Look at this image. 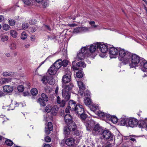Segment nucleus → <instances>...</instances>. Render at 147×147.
Returning <instances> with one entry per match:
<instances>
[{
	"mask_svg": "<svg viewBox=\"0 0 147 147\" xmlns=\"http://www.w3.org/2000/svg\"><path fill=\"white\" fill-rule=\"evenodd\" d=\"M97 47L103 53H105L108 51V46L103 43L97 42Z\"/></svg>",
	"mask_w": 147,
	"mask_h": 147,
	"instance_id": "obj_5",
	"label": "nucleus"
},
{
	"mask_svg": "<svg viewBox=\"0 0 147 147\" xmlns=\"http://www.w3.org/2000/svg\"><path fill=\"white\" fill-rule=\"evenodd\" d=\"M9 47L11 50H14L16 48V45L15 43L12 42L9 45Z\"/></svg>",
	"mask_w": 147,
	"mask_h": 147,
	"instance_id": "obj_33",
	"label": "nucleus"
},
{
	"mask_svg": "<svg viewBox=\"0 0 147 147\" xmlns=\"http://www.w3.org/2000/svg\"><path fill=\"white\" fill-rule=\"evenodd\" d=\"M13 90V87L11 86H5L3 87V91L4 92H10Z\"/></svg>",
	"mask_w": 147,
	"mask_h": 147,
	"instance_id": "obj_12",
	"label": "nucleus"
},
{
	"mask_svg": "<svg viewBox=\"0 0 147 147\" xmlns=\"http://www.w3.org/2000/svg\"><path fill=\"white\" fill-rule=\"evenodd\" d=\"M14 74V72H5L3 73V75L5 76H12Z\"/></svg>",
	"mask_w": 147,
	"mask_h": 147,
	"instance_id": "obj_31",
	"label": "nucleus"
},
{
	"mask_svg": "<svg viewBox=\"0 0 147 147\" xmlns=\"http://www.w3.org/2000/svg\"><path fill=\"white\" fill-rule=\"evenodd\" d=\"M88 46H86L83 47L81 49V53H82L85 56H86L88 57L89 56L88 54H87L88 52Z\"/></svg>",
	"mask_w": 147,
	"mask_h": 147,
	"instance_id": "obj_18",
	"label": "nucleus"
},
{
	"mask_svg": "<svg viewBox=\"0 0 147 147\" xmlns=\"http://www.w3.org/2000/svg\"><path fill=\"white\" fill-rule=\"evenodd\" d=\"M84 102L86 105L89 106L91 105L92 100L89 98H85L84 99Z\"/></svg>",
	"mask_w": 147,
	"mask_h": 147,
	"instance_id": "obj_24",
	"label": "nucleus"
},
{
	"mask_svg": "<svg viewBox=\"0 0 147 147\" xmlns=\"http://www.w3.org/2000/svg\"><path fill=\"white\" fill-rule=\"evenodd\" d=\"M68 127L70 131H74L77 128V126L75 122L71 121L68 123Z\"/></svg>",
	"mask_w": 147,
	"mask_h": 147,
	"instance_id": "obj_11",
	"label": "nucleus"
},
{
	"mask_svg": "<svg viewBox=\"0 0 147 147\" xmlns=\"http://www.w3.org/2000/svg\"><path fill=\"white\" fill-rule=\"evenodd\" d=\"M22 1L26 6L29 5L31 3V1L30 0H22Z\"/></svg>",
	"mask_w": 147,
	"mask_h": 147,
	"instance_id": "obj_39",
	"label": "nucleus"
},
{
	"mask_svg": "<svg viewBox=\"0 0 147 147\" xmlns=\"http://www.w3.org/2000/svg\"><path fill=\"white\" fill-rule=\"evenodd\" d=\"M77 66L80 68V69H82L83 68H84L86 67V65L84 62L82 61H80L78 62L77 63Z\"/></svg>",
	"mask_w": 147,
	"mask_h": 147,
	"instance_id": "obj_23",
	"label": "nucleus"
},
{
	"mask_svg": "<svg viewBox=\"0 0 147 147\" xmlns=\"http://www.w3.org/2000/svg\"><path fill=\"white\" fill-rule=\"evenodd\" d=\"M100 135H102V137L105 139L109 140V141L112 142L113 144H114L115 143V137L109 130H103Z\"/></svg>",
	"mask_w": 147,
	"mask_h": 147,
	"instance_id": "obj_4",
	"label": "nucleus"
},
{
	"mask_svg": "<svg viewBox=\"0 0 147 147\" xmlns=\"http://www.w3.org/2000/svg\"><path fill=\"white\" fill-rule=\"evenodd\" d=\"M80 32H81L80 27L75 28L73 30V33H77Z\"/></svg>",
	"mask_w": 147,
	"mask_h": 147,
	"instance_id": "obj_44",
	"label": "nucleus"
},
{
	"mask_svg": "<svg viewBox=\"0 0 147 147\" xmlns=\"http://www.w3.org/2000/svg\"><path fill=\"white\" fill-rule=\"evenodd\" d=\"M76 108L75 111L77 114L80 115L84 113V110L82 105L78 104Z\"/></svg>",
	"mask_w": 147,
	"mask_h": 147,
	"instance_id": "obj_8",
	"label": "nucleus"
},
{
	"mask_svg": "<svg viewBox=\"0 0 147 147\" xmlns=\"http://www.w3.org/2000/svg\"><path fill=\"white\" fill-rule=\"evenodd\" d=\"M128 59L129 61L126 62V64L128 63L131 68L134 67L138 66H139L141 61L143 58L140 57L136 54L131 53Z\"/></svg>",
	"mask_w": 147,
	"mask_h": 147,
	"instance_id": "obj_1",
	"label": "nucleus"
},
{
	"mask_svg": "<svg viewBox=\"0 0 147 147\" xmlns=\"http://www.w3.org/2000/svg\"><path fill=\"white\" fill-rule=\"evenodd\" d=\"M10 28V26L7 24H4L3 26V29L6 31L8 30Z\"/></svg>",
	"mask_w": 147,
	"mask_h": 147,
	"instance_id": "obj_48",
	"label": "nucleus"
},
{
	"mask_svg": "<svg viewBox=\"0 0 147 147\" xmlns=\"http://www.w3.org/2000/svg\"><path fill=\"white\" fill-rule=\"evenodd\" d=\"M95 22L94 21L89 22V24L90 25L92 28H96L98 26V25H95Z\"/></svg>",
	"mask_w": 147,
	"mask_h": 147,
	"instance_id": "obj_46",
	"label": "nucleus"
},
{
	"mask_svg": "<svg viewBox=\"0 0 147 147\" xmlns=\"http://www.w3.org/2000/svg\"><path fill=\"white\" fill-rule=\"evenodd\" d=\"M52 107H53L51 106L50 105H47L45 108L46 111L48 113L50 112L51 111L52 109Z\"/></svg>",
	"mask_w": 147,
	"mask_h": 147,
	"instance_id": "obj_36",
	"label": "nucleus"
},
{
	"mask_svg": "<svg viewBox=\"0 0 147 147\" xmlns=\"http://www.w3.org/2000/svg\"><path fill=\"white\" fill-rule=\"evenodd\" d=\"M76 102L73 100H70L69 102V107H70L72 105H73Z\"/></svg>",
	"mask_w": 147,
	"mask_h": 147,
	"instance_id": "obj_59",
	"label": "nucleus"
},
{
	"mask_svg": "<svg viewBox=\"0 0 147 147\" xmlns=\"http://www.w3.org/2000/svg\"><path fill=\"white\" fill-rule=\"evenodd\" d=\"M109 114H107L102 112L101 111H99L98 112V115L100 118H106L107 119V116L109 115Z\"/></svg>",
	"mask_w": 147,
	"mask_h": 147,
	"instance_id": "obj_22",
	"label": "nucleus"
},
{
	"mask_svg": "<svg viewBox=\"0 0 147 147\" xmlns=\"http://www.w3.org/2000/svg\"><path fill=\"white\" fill-rule=\"evenodd\" d=\"M76 76L78 78H80L83 77V74L81 72L78 71L76 73Z\"/></svg>",
	"mask_w": 147,
	"mask_h": 147,
	"instance_id": "obj_55",
	"label": "nucleus"
},
{
	"mask_svg": "<svg viewBox=\"0 0 147 147\" xmlns=\"http://www.w3.org/2000/svg\"><path fill=\"white\" fill-rule=\"evenodd\" d=\"M44 101L41 98H39L37 101L41 106L44 107L46 105V104Z\"/></svg>",
	"mask_w": 147,
	"mask_h": 147,
	"instance_id": "obj_27",
	"label": "nucleus"
},
{
	"mask_svg": "<svg viewBox=\"0 0 147 147\" xmlns=\"http://www.w3.org/2000/svg\"><path fill=\"white\" fill-rule=\"evenodd\" d=\"M68 63V61L67 60H64L63 61H62V66L64 67H66Z\"/></svg>",
	"mask_w": 147,
	"mask_h": 147,
	"instance_id": "obj_52",
	"label": "nucleus"
},
{
	"mask_svg": "<svg viewBox=\"0 0 147 147\" xmlns=\"http://www.w3.org/2000/svg\"><path fill=\"white\" fill-rule=\"evenodd\" d=\"M73 86L72 84H71L65 86V87H63L64 89L62 90V95L63 97L66 100H68L70 98V92Z\"/></svg>",
	"mask_w": 147,
	"mask_h": 147,
	"instance_id": "obj_3",
	"label": "nucleus"
},
{
	"mask_svg": "<svg viewBox=\"0 0 147 147\" xmlns=\"http://www.w3.org/2000/svg\"><path fill=\"white\" fill-rule=\"evenodd\" d=\"M141 63H140V66L142 67V70L144 71H146L147 70V61L143 59L141 61Z\"/></svg>",
	"mask_w": 147,
	"mask_h": 147,
	"instance_id": "obj_10",
	"label": "nucleus"
},
{
	"mask_svg": "<svg viewBox=\"0 0 147 147\" xmlns=\"http://www.w3.org/2000/svg\"><path fill=\"white\" fill-rule=\"evenodd\" d=\"M10 34L13 37L16 38L17 35V33L16 31L12 30L10 31Z\"/></svg>",
	"mask_w": 147,
	"mask_h": 147,
	"instance_id": "obj_37",
	"label": "nucleus"
},
{
	"mask_svg": "<svg viewBox=\"0 0 147 147\" xmlns=\"http://www.w3.org/2000/svg\"><path fill=\"white\" fill-rule=\"evenodd\" d=\"M43 8H45L48 5V1L47 0H42L40 2Z\"/></svg>",
	"mask_w": 147,
	"mask_h": 147,
	"instance_id": "obj_29",
	"label": "nucleus"
},
{
	"mask_svg": "<svg viewBox=\"0 0 147 147\" xmlns=\"http://www.w3.org/2000/svg\"><path fill=\"white\" fill-rule=\"evenodd\" d=\"M28 35L25 32H23L21 35V38L23 40L25 39L27 37Z\"/></svg>",
	"mask_w": 147,
	"mask_h": 147,
	"instance_id": "obj_35",
	"label": "nucleus"
},
{
	"mask_svg": "<svg viewBox=\"0 0 147 147\" xmlns=\"http://www.w3.org/2000/svg\"><path fill=\"white\" fill-rule=\"evenodd\" d=\"M28 26L29 25L28 23H24L22 24V28L24 30H26L28 27Z\"/></svg>",
	"mask_w": 147,
	"mask_h": 147,
	"instance_id": "obj_49",
	"label": "nucleus"
},
{
	"mask_svg": "<svg viewBox=\"0 0 147 147\" xmlns=\"http://www.w3.org/2000/svg\"><path fill=\"white\" fill-rule=\"evenodd\" d=\"M10 78H2L0 80V82L1 84H4L8 82L11 80Z\"/></svg>",
	"mask_w": 147,
	"mask_h": 147,
	"instance_id": "obj_30",
	"label": "nucleus"
},
{
	"mask_svg": "<svg viewBox=\"0 0 147 147\" xmlns=\"http://www.w3.org/2000/svg\"><path fill=\"white\" fill-rule=\"evenodd\" d=\"M69 109L70 108L69 107H67L65 110V112L66 114H69Z\"/></svg>",
	"mask_w": 147,
	"mask_h": 147,
	"instance_id": "obj_64",
	"label": "nucleus"
},
{
	"mask_svg": "<svg viewBox=\"0 0 147 147\" xmlns=\"http://www.w3.org/2000/svg\"><path fill=\"white\" fill-rule=\"evenodd\" d=\"M128 124L131 127H136L138 124V120L135 119H130L129 120Z\"/></svg>",
	"mask_w": 147,
	"mask_h": 147,
	"instance_id": "obj_9",
	"label": "nucleus"
},
{
	"mask_svg": "<svg viewBox=\"0 0 147 147\" xmlns=\"http://www.w3.org/2000/svg\"><path fill=\"white\" fill-rule=\"evenodd\" d=\"M41 80L42 82L44 84H46L47 82H48L49 80H47V78L46 76L43 77L42 78Z\"/></svg>",
	"mask_w": 147,
	"mask_h": 147,
	"instance_id": "obj_54",
	"label": "nucleus"
},
{
	"mask_svg": "<svg viewBox=\"0 0 147 147\" xmlns=\"http://www.w3.org/2000/svg\"><path fill=\"white\" fill-rule=\"evenodd\" d=\"M52 130H50L49 129L45 127V131L47 134H49L50 133V131Z\"/></svg>",
	"mask_w": 147,
	"mask_h": 147,
	"instance_id": "obj_60",
	"label": "nucleus"
},
{
	"mask_svg": "<svg viewBox=\"0 0 147 147\" xmlns=\"http://www.w3.org/2000/svg\"><path fill=\"white\" fill-rule=\"evenodd\" d=\"M118 48H116L114 47H111L109 49V54L111 55V57L112 58H115V56L118 55L119 52Z\"/></svg>",
	"mask_w": 147,
	"mask_h": 147,
	"instance_id": "obj_7",
	"label": "nucleus"
},
{
	"mask_svg": "<svg viewBox=\"0 0 147 147\" xmlns=\"http://www.w3.org/2000/svg\"><path fill=\"white\" fill-rule=\"evenodd\" d=\"M74 140L72 138H69L65 141V144L68 146H72L74 143Z\"/></svg>",
	"mask_w": 147,
	"mask_h": 147,
	"instance_id": "obj_17",
	"label": "nucleus"
},
{
	"mask_svg": "<svg viewBox=\"0 0 147 147\" xmlns=\"http://www.w3.org/2000/svg\"><path fill=\"white\" fill-rule=\"evenodd\" d=\"M90 109L92 111H94L98 108V106L95 105H92L90 106Z\"/></svg>",
	"mask_w": 147,
	"mask_h": 147,
	"instance_id": "obj_42",
	"label": "nucleus"
},
{
	"mask_svg": "<svg viewBox=\"0 0 147 147\" xmlns=\"http://www.w3.org/2000/svg\"><path fill=\"white\" fill-rule=\"evenodd\" d=\"M8 36L7 35H1V40L3 42H5L8 40Z\"/></svg>",
	"mask_w": 147,
	"mask_h": 147,
	"instance_id": "obj_41",
	"label": "nucleus"
},
{
	"mask_svg": "<svg viewBox=\"0 0 147 147\" xmlns=\"http://www.w3.org/2000/svg\"><path fill=\"white\" fill-rule=\"evenodd\" d=\"M103 130L98 124L95 125L94 128V130L95 131L98 132V133L99 135H100L101 132Z\"/></svg>",
	"mask_w": 147,
	"mask_h": 147,
	"instance_id": "obj_20",
	"label": "nucleus"
},
{
	"mask_svg": "<svg viewBox=\"0 0 147 147\" xmlns=\"http://www.w3.org/2000/svg\"><path fill=\"white\" fill-rule=\"evenodd\" d=\"M107 119L108 120L111 121L114 123H117L118 119L117 117L115 116H112L110 114L107 116Z\"/></svg>",
	"mask_w": 147,
	"mask_h": 147,
	"instance_id": "obj_13",
	"label": "nucleus"
},
{
	"mask_svg": "<svg viewBox=\"0 0 147 147\" xmlns=\"http://www.w3.org/2000/svg\"><path fill=\"white\" fill-rule=\"evenodd\" d=\"M64 120L66 123H68L72 121L71 120L72 118L69 114H66L64 116Z\"/></svg>",
	"mask_w": 147,
	"mask_h": 147,
	"instance_id": "obj_15",
	"label": "nucleus"
},
{
	"mask_svg": "<svg viewBox=\"0 0 147 147\" xmlns=\"http://www.w3.org/2000/svg\"><path fill=\"white\" fill-rule=\"evenodd\" d=\"M90 122H88L87 123V124L86 125L87 130L88 131H90L92 128V125H91V124L90 123Z\"/></svg>",
	"mask_w": 147,
	"mask_h": 147,
	"instance_id": "obj_45",
	"label": "nucleus"
},
{
	"mask_svg": "<svg viewBox=\"0 0 147 147\" xmlns=\"http://www.w3.org/2000/svg\"><path fill=\"white\" fill-rule=\"evenodd\" d=\"M85 56L82 53L80 52L77 54V55L76 57V59L78 60H82L83 59Z\"/></svg>",
	"mask_w": 147,
	"mask_h": 147,
	"instance_id": "obj_26",
	"label": "nucleus"
},
{
	"mask_svg": "<svg viewBox=\"0 0 147 147\" xmlns=\"http://www.w3.org/2000/svg\"><path fill=\"white\" fill-rule=\"evenodd\" d=\"M77 105H76L75 103L69 107L71 111H75L76 109V108Z\"/></svg>",
	"mask_w": 147,
	"mask_h": 147,
	"instance_id": "obj_51",
	"label": "nucleus"
},
{
	"mask_svg": "<svg viewBox=\"0 0 147 147\" xmlns=\"http://www.w3.org/2000/svg\"><path fill=\"white\" fill-rule=\"evenodd\" d=\"M65 101L64 100H62L61 102L59 104L60 106L61 107H63L65 106Z\"/></svg>",
	"mask_w": 147,
	"mask_h": 147,
	"instance_id": "obj_62",
	"label": "nucleus"
},
{
	"mask_svg": "<svg viewBox=\"0 0 147 147\" xmlns=\"http://www.w3.org/2000/svg\"><path fill=\"white\" fill-rule=\"evenodd\" d=\"M45 140L46 142H49L51 141V139L49 136H47L45 138Z\"/></svg>",
	"mask_w": 147,
	"mask_h": 147,
	"instance_id": "obj_61",
	"label": "nucleus"
},
{
	"mask_svg": "<svg viewBox=\"0 0 147 147\" xmlns=\"http://www.w3.org/2000/svg\"><path fill=\"white\" fill-rule=\"evenodd\" d=\"M127 121V120L126 119L123 118H121L119 120L121 125L122 126L126 125Z\"/></svg>",
	"mask_w": 147,
	"mask_h": 147,
	"instance_id": "obj_28",
	"label": "nucleus"
},
{
	"mask_svg": "<svg viewBox=\"0 0 147 147\" xmlns=\"http://www.w3.org/2000/svg\"><path fill=\"white\" fill-rule=\"evenodd\" d=\"M31 92L33 95L35 96L37 94L38 91L36 88H34L31 90Z\"/></svg>",
	"mask_w": 147,
	"mask_h": 147,
	"instance_id": "obj_40",
	"label": "nucleus"
},
{
	"mask_svg": "<svg viewBox=\"0 0 147 147\" xmlns=\"http://www.w3.org/2000/svg\"><path fill=\"white\" fill-rule=\"evenodd\" d=\"M118 50L119 58H121L120 60H123L125 63L126 62H128L129 61L128 58L131 53L129 52L127 50L120 48H119Z\"/></svg>",
	"mask_w": 147,
	"mask_h": 147,
	"instance_id": "obj_2",
	"label": "nucleus"
},
{
	"mask_svg": "<svg viewBox=\"0 0 147 147\" xmlns=\"http://www.w3.org/2000/svg\"><path fill=\"white\" fill-rule=\"evenodd\" d=\"M16 22L13 20H10L9 21V24L11 26H13L15 25Z\"/></svg>",
	"mask_w": 147,
	"mask_h": 147,
	"instance_id": "obj_56",
	"label": "nucleus"
},
{
	"mask_svg": "<svg viewBox=\"0 0 147 147\" xmlns=\"http://www.w3.org/2000/svg\"><path fill=\"white\" fill-rule=\"evenodd\" d=\"M5 143L8 146H11L13 144L12 141L8 139L5 141Z\"/></svg>",
	"mask_w": 147,
	"mask_h": 147,
	"instance_id": "obj_43",
	"label": "nucleus"
},
{
	"mask_svg": "<svg viewBox=\"0 0 147 147\" xmlns=\"http://www.w3.org/2000/svg\"><path fill=\"white\" fill-rule=\"evenodd\" d=\"M96 48H97V43L96 44H94L91 45L88 50L90 53H93L95 51Z\"/></svg>",
	"mask_w": 147,
	"mask_h": 147,
	"instance_id": "obj_21",
	"label": "nucleus"
},
{
	"mask_svg": "<svg viewBox=\"0 0 147 147\" xmlns=\"http://www.w3.org/2000/svg\"><path fill=\"white\" fill-rule=\"evenodd\" d=\"M36 37L35 35H32L30 37V39L32 41H34L35 40Z\"/></svg>",
	"mask_w": 147,
	"mask_h": 147,
	"instance_id": "obj_63",
	"label": "nucleus"
},
{
	"mask_svg": "<svg viewBox=\"0 0 147 147\" xmlns=\"http://www.w3.org/2000/svg\"><path fill=\"white\" fill-rule=\"evenodd\" d=\"M42 98L44 101L47 102L49 98L47 96L45 93H42L41 95Z\"/></svg>",
	"mask_w": 147,
	"mask_h": 147,
	"instance_id": "obj_34",
	"label": "nucleus"
},
{
	"mask_svg": "<svg viewBox=\"0 0 147 147\" xmlns=\"http://www.w3.org/2000/svg\"><path fill=\"white\" fill-rule=\"evenodd\" d=\"M18 89L20 92H22L24 90L23 87L22 85H20L18 86Z\"/></svg>",
	"mask_w": 147,
	"mask_h": 147,
	"instance_id": "obj_58",
	"label": "nucleus"
},
{
	"mask_svg": "<svg viewBox=\"0 0 147 147\" xmlns=\"http://www.w3.org/2000/svg\"><path fill=\"white\" fill-rule=\"evenodd\" d=\"M47 127L50 130H52L53 129V125L52 123L51 122H49L48 123Z\"/></svg>",
	"mask_w": 147,
	"mask_h": 147,
	"instance_id": "obj_50",
	"label": "nucleus"
},
{
	"mask_svg": "<svg viewBox=\"0 0 147 147\" xmlns=\"http://www.w3.org/2000/svg\"><path fill=\"white\" fill-rule=\"evenodd\" d=\"M71 72H69L68 74H67L64 75L62 78L63 87H65L64 84L69 82L71 80Z\"/></svg>",
	"mask_w": 147,
	"mask_h": 147,
	"instance_id": "obj_6",
	"label": "nucleus"
},
{
	"mask_svg": "<svg viewBox=\"0 0 147 147\" xmlns=\"http://www.w3.org/2000/svg\"><path fill=\"white\" fill-rule=\"evenodd\" d=\"M63 133L65 135V137L67 138L68 137H70V131L68 127H65L63 129Z\"/></svg>",
	"mask_w": 147,
	"mask_h": 147,
	"instance_id": "obj_16",
	"label": "nucleus"
},
{
	"mask_svg": "<svg viewBox=\"0 0 147 147\" xmlns=\"http://www.w3.org/2000/svg\"><path fill=\"white\" fill-rule=\"evenodd\" d=\"M62 60L59 59L57 61L53 64V66L55 67L57 70L61 67L62 66Z\"/></svg>",
	"mask_w": 147,
	"mask_h": 147,
	"instance_id": "obj_19",
	"label": "nucleus"
},
{
	"mask_svg": "<svg viewBox=\"0 0 147 147\" xmlns=\"http://www.w3.org/2000/svg\"><path fill=\"white\" fill-rule=\"evenodd\" d=\"M58 111V108L56 106H54L52 107L51 113L54 115H55Z\"/></svg>",
	"mask_w": 147,
	"mask_h": 147,
	"instance_id": "obj_32",
	"label": "nucleus"
},
{
	"mask_svg": "<svg viewBox=\"0 0 147 147\" xmlns=\"http://www.w3.org/2000/svg\"><path fill=\"white\" fill-rule=\"evenodd\" d=\"M140 124L142 125V127L146 128L147 130V119L145 120L144 121H142Z\"/></svg>",
	"mask_w": 147,
	"mask_h": 147,
	"instance_id": "obj_38",
	"label": "nucleus"
},
{
	"mask_svg": "<svg viewBox=\"0 0 147 147\" xmlns=\"http://www.w3.org/2000/svg\"><path fill=\"white\" fill-rule=\"evenodd\" d=\"M80 115V118L82 120H84L85 119H87L88 118L86 114L84 113H83L82 114Z\"/></svg>",
	"mask_w": 147,
	"mask_h": 147,
	"instance_id": "obj_47",
	"label": "nucleus"
},
{
	"mask_svg": "<svg viewBox=\"0 0 147 147\" xmlns=\"http://www.w3.org/2000/svg\"><path fill=\"white\" fill-rule=\"evenodd\" d=\"M81 31L86 32L89 29L86 27H80Z\"/></svg>",
	"mask_w": 147,
	"mask_h": 147,
	"instance_id": "obj_57",
	"label": "nucleus"
},
{
	"mask_svg": "<svg viewBox=\"0 0 147 147\" xmlns=\"http://www.w3.org/2000/svg\"><path fill=\"white\" fill-rule=\"evenodd\" d=\"M90 94V92L88 90H86L84 93V96L85 98H89Z\"/></svg>",
	"mask_w": 147,
	"mask_h": 147,
	"instance_id": "obj_53",
	"label": "nucleus"
},
{
	"mask_svg": "<svg viewBox=\"0 0 147 147\" xmlns=\"http://www.w3.org/2000/svg\"><path fill=\"white\" fill-rule=\"evenodd\" d=\"M80 90H84L85 89V85L81 81H77Z\"/></svg>",
	"mask_w": 147,
	"mask_h": 147,
	"instance_id": "obj_25",
	"label": "nucleus"
},
{
	"mask_svg": "<svg viewBox=\"0 0 147 147\" xmlns=\"http://www.w3.org/2000/svg\"><path fill=\"white\" fill-rule=\"evenodd\" d=\"M57 69L55 68V67L51 66L48 70L49 74L51 75H53L55 74L57 72Z\"/></svg>",
	"mask_w": 147,
	"mask_h": 147,
	"instance_id": "obj_14",
	"label": "nucleus"
}]
</instances>
